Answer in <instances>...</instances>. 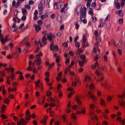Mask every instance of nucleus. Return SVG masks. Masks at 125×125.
Segmentation results:
<instances>
[{"instance_id":"nucleus-1","label":"nucleus","mask_w":125,"mask_h":125,"mask_svg":"<svg viewBox=\"0 0 125 125\" xmlns=\"http://www.w3.org/2000/svg\"><path fill=\"white\" fill-rule=\"evenodd\" d=\"M99 69H97L95 72V74L97 76H99V78L96 80L97 82H102L104 79V75L102 73H100L99 70Z\"/></svg>"},{"instance_id":"nucleus-2","label":"nucleus","mask_w":125,"mask_h":125,"mask_svg":"<svg viewBox=\"0 0 125 125\" xmlns=\"http://www.w3.org/2000/svg\"><path fill=\"white\" fill-rule=\"evenodd\" d=\"M86 8L85 7H83L82 9L81 10L80 16V21H81L82 20V18H86Z\"/></svg>"},{"instance_id":"nucleus-3","label":"nucleus","mask_w":125,"mask_h":125,"mask_svg":"<svg viewBox=\"0 0 125 125\" xmlns=\"http://www.w3.org/2000/svg\"><path fill=\"white\" fill-rule=\"evenodd\" d=\"M87 35L86 34H84L83 35L82 45L83 47H86L88 46V43L86 42Z\"/></svg>"},{"instance_id":"nucleus-4","label":"nucleus","mask_w":125,"mask_h":125,"mask_svg":"<svg viewBox=\"0 0 125 125\" xmlns=\"http://www.w3.org/2000/svg\"><path fill=\"white\" fill-rule=\"evenodd\" d=\"M62 5L63 2L61 1L57 3H54V8L55 10L59 9L61 7Z\"/></svg>"},{"instance_id":"nucleus-5","label":"nucleus","mask_w":125,"mask_h":125,"mask_svg":"<svg viewBox=\"0 0 125 125\" xmlns=\"http://www.w3.org/2000/svg\"><path fill=\"white\" fill-rule=\"evenodd\" d=\"M47 39L46 37L44 36H43L42 37V43H40L41 41H39L38 42V43H40V46L41 47H42L44 46L47 43L46 42Z\"/></svg>"},{"instance_id":"nucleus-6","label":"nucleus","mask_w":125,"mask_h":125,"mask_svg":"<svg viewBox=\"0 0 125 125\" xmlns=\"http://www.w3.org/2000/svg\"><path fill=\"white\" fill-rule=\"evenodd\" d=\"M47 39L50 42H52L53 39L55 38L54 34H52L51 32H50L47 36Z\"/></svg>"},{"instance_id":"nucleus-7","label":"nucleus","mask_w":125,"mask_h":125,"mask_svg":"<svg viewBox=\"0 0 125 125\" xmlns=\"http://www.w3.org/2000/svg\"><path fill=\"white\" fill-rule=\"evenodd\" d=\"M54 44L52 42L50 45V50L52 51H54L55 50L56 51H58V46L55 45L54 46Z\"/></svg>"},{"instance_id":"nucleus-8","label":"nucleus","mask_w":125,"mask_h":125,"mask_svg":"<svg viewBox=\"0 0 125 125\" xmlns=\"http://www.w3.org/2000/svg\"><path fill=\"white\" fill-rule=\"evenodd\" d=\"M94 114V111L89 110V114L91 118L93 120H97V118L95 115H94V117H93Z\"/></svg>"},{"instance_id":"nucleus-9","label":"nucleus","mask_w":125,"mask_h":125,"mask_svg":"<svg viewBox=\"0 0 125 125\" xmlns=\"http://www.w3.org/2000/svg\"><path fill=\"white\" fill-rule=\"evenodd\" d=\"M83 97L82 96H77L76 99V101L77 104L79 105H81L82 103L80 100V99H82Z\"/></svg>"},{"instance_id":"nucleus-10","label":"nucleus","mask_w":125,"mask_h":125,"mask_svg":"<svg viewBox=\"0 0 125 125\" xmlns=\"http://www.w3.org/2000/svg\"><path fill=\"white\" fill-rule=\"evenodd\" d=\"M38 9L39 11V14H41L42 13L43 10V7L42 3L41 2L39 4L38 6Z\"/></svg>"},{"instance_id":"nucleus-11","label":"nucleus","mask_w":125,"mask_h":125,"mask_svg":"<svg viewBox=\"0 0 125 125\" xmlns=\"http://www.w3.org/2000/svg\"><path fill=\"white\" fill-rule=\"evenodd\" d=\"M34 26L35 27V30L37 33L41 29V26H39L37 24H34Z\"/></svg>"},{"instance_id":"nucleus-12","label":"nucleus","mask_w":125,"mask_h":125,"mask_svg":"<svg viewBox=\"0 0 125 125\" xmlns=\"http://www.w3.org/2000/svg\"><path fill=\"white\" fill-rule=\"evenodd\" d=\"M54 56L56 58L55 60L56 62H58L60 60L61 58L56 53L54 54Z\"/></svg>"},{"instance_id":"nucleus-13","label":"nucleus","mask_w":125,"mask_h":125,"mask_svg":"<svg viewBox=\"0 0 125 125\" xmlns=\"http://www.w3.org/2000/svg\"><path fill=\"white\" fill-rule=\"evenodd\" d=\"M35 62H36V64L38 65H40L41 63V58H35Z\"/></svg>"},{"instance_id":"nucleus-14","label":"nucleus","mask_w":125,"mask_h":125,"mask_svg":"<svg viewBox=\"0 0 125 125\" xmlns=\"http://www.w3.org/2000/svg\"><path fill=\"white\" fill-rule=\"evenodd\" d=\"M96 107V106L94 104H91L89 105V110L94 111Z\"/></svg>"},{"instance_id":"nucleus-15","label":"nucleus","mask_w":125,"mask_h":125,"mask_svg":"<svg viewBox=\"0 0 125 125\" xmlns=\"http://www.w3.org/2000/svg\"><path fill=\"white\" fill-rule=\"evenodd\" d=\"M7 37H6L5 38H1L0 39V41L1 42L3 43V44L5 42H7L8 41V40L7 39Z\"/></svg>"},{"instance_id":"nucleus-16","label":"nucleus","mask_w":125,"mask_h":125,"mask_svg":"<svg viewBox=\"0 0 125 125\" xmlns=\"http://www.w3.org/2000/svg\"><path fill=\"white\" fill-rule=\"evenodd\" d=\"M115 13L116 14H118L120 16L122 17L123 16V14L121 10H119L115 12Z\"/></svg>"},{"instance_id":"nucleus-17","label":"nucleus","mask_w":125,"mask_h":125,"mask_svg":"<svg viewBox=\"0 0 125 125\" xmlns=\"http://www.w3.org/2000/svg\"><path fill=\"white\" fill-rule=\"evenodd\" d=\"M43 55V53L42 52H40L38 54L35 56V58H41L40 57H42Z\"/></svg>"},{"instance_id":"nucleus-18","label":"nucleus","mask_w":125,"mask_h":125,"mask_svg":"<svg viewBox=\"0 0 125 125\" xmlns=\"http://www.w3.org/2000/svg\"><path fill=\"white\" fill-rule=\"evenodd\" d=\"M100 102L102 106H105L106 104L104 99L102 98L101 99Z\"/></svg>"},{"instance_id":"nucleus-19","label":"nucleus","mask_w":125,"mask_h":125,"mask_svg":"<svg viewBox=\"0 0 125 125\" xmlns=\"http://www.w3.org/2000/svg\"><path fill=\"white\" fill-rule=\"evenodd\" d=\"M95 38L96 39V41L97 42L98 44V42H100L101 40V37L100 35V34H98V36H97L95 37Z\"/></svg>"},{"instance_id":"nucleus-20","label":"nucleus","mask_w":125,"mask_h":125,"mask_svg":"<svg viewBox=\"0 0 125 125\" xmlns=\"http://www.w3.org/2000/svg\"><path fill=\"white\" fill-rule=\"evenodd\" d=\"M89 10L88 12L89 14L91 16H93L94 14L93 10L91 8H89Z\"/></svg>"},{"instance_id":"nucleus-21","label":"nucleus","mask_w":125,"mask_h":125,"mask_svg":"<svg viewBox=\"0 0 125 125\" xmlns=\"http://www.w3.org/2000/svg\"><path fill=\"white\" fill-rule=\"evenodd\" d=\"M81 59L83 60V62H86V60L85 59V56L84 55H81L80 56Z\"/></svg>"},{"instance_id":"nucleus-22","label":"nucleus","mask_w":125,"mask_h":125,"mask_svg":"<svg viewBox=\"0 0 125 125\" xmlns=\"http://www.w3.org/2000/svg\"><path fill=\"white\" fill-rule=\"evenodd\" d=\"M91 78L90 77L88 76H86L85 77L84 81L86 82H89L90 81Z\"/></svg>"},{"instance_id":"nucleus-23","label":"nucleus","mask_w":125,"mask_h":125,"mask_svg":"<svg viewBox=\"0 0 125 125\" xmlns=\"http://www.w3.org/2000/svg\"><path fill=\"white\" fill-rule=\"evenodd\" d=\"M62 118L63 121V122L65 123L66 121H67V120L66 119V116L65 114L63 115L62 116Z\"/></svg>"},{"instance_id":"nucleus-24","label":"nucleus","mask_w":125,"mask_h":125,"mask_svg":"<svg viewBox=\"0 0 125 125\" xmlns=\"http://www.w3.org/2000/svg\"><path fill=\"white\" fill-rule=\"evenodd\" d=\"M118 102L121 106H124L125 108V101H122L121 102L119 101Z\"/></svg>"},{"instance_id":"nucleus-25","label":"nucleus","mask_w":125,"mask_h":125,"mask_svg":"<svg viewBox=\"0 0 125 125\" xmlns=\"http://www.w3.org/2000/svg\"><path fill=\"white\" fill-rule=\"evenodd\" d=\"M8 91L10 92L11 91H16V89L15 87H13L11 89L9 87L8 89Z\"/></svg>"},{"instance_id":"nucleus-26","label":"nucleus","mask_w":125,"mask_h":125,"mask_svg":"<svg viewBox=\"0 0 125 125\" xmlns=\"http://www.w3.org/2000/svg\"><path fill=\"white\" fill-rule=\"evenodd\" d=\"M90 97L94 101H96L97 99V97L93 95H90Z\"/></svg>"},{"instance_id":"nucleus-27","label":"nucleus","mask_w":125,"mask_h":125,"mask_svg":"<svg viewBox=\"0 0 125 125\" xmlns=\"http://www.w3.org/2000/svg\"><path fill=\"white\" fill-rule=\"evenodd\" d=\"M24 0H18V2L16 5V7H18L20 5V4L23 2Z\"/></svg>"},{"instance_id":"nucleus-28","label":"nucleus","mask_w":125,"mask_h":125,"mask_svg":"<svg viewBox=\"0 0 125 125\" xmlns=\"http://www.w3.org/2000/svg\"><path fill=\"white\" fill-rule=\"evenodd\" d=\"M20 122L21 124H23L24 125H25L27 123L26 121L23 118H21L20 119Z\"/></svg>"},{"instance_id":"nucleus-29","label":"nucleus","mask_w":125,"mask_h":125,"mask_svg":"<svg viewBox=\"0 0 125 125\" xmlns=\"http://www.w3.org/2000/svg\"><path fill=\"white\" fill-rule=\"evenodd\" d=\"M100 85L101 87L105 88L107 86V83L106 82H105V83H101Z\"/></svg>"},{"instance_id":"nucleus-30","label":"nucleus","mask_w":125,"mask_h":125,"mask_svg":"<svg viewBox=\"0 0 125 125\" xmlns=\"http://www.w3.org/2000/svg\"><path fill=\"white\" fill-rule=\"evenodd\" d=\"M98 43L97 42H96L95 45V46L94 47L93 49V52H94L96 53V48H98Z\"/></svg>"},{"instance_id":"nucleus-31","label":"nucleus","mask_w":125,"mask_h":125,"mask_svg":"<svg viewBox=\"0 0 125 125\" xmlns=\"http://www.w3.org/2000/svg\"><path fill=\"white\" fill-rule=\"evenodd\" d=\"M110 17V15H107V17L106 18L105 21H104V23L105 24L106 23L108 22H109L108 21V19H109Z\"/></svg>"},{"instance_id":"nucleus-32","label":"nucleus","mask_w":125,"mask_h":125,"mask_svg":"<svg viewBox=\"0 0 125 125\" xmlns=\"http://www.w3.org/2000/svg\"><path fill=\"white\" fill-rule=\"evenodd\" d=\"M52 94V93L51 92L49 91V90H48L47 91L46 93V95L47 96H51Z\"/></svg>"},{"instance_id":"nucleus-33","label":"nucleus","mask_w":125,"mask_h":125,"mask_svg":"<svg viewBox=\"0 0 125 125\" xmlns=\"http://www.w3.org/2000/svg\"><path fill=\"white\" fill-rule=\"evenodd\" d=\"M56 20L57 21L59 22L60 23L62 22V19L61 17L60 16H57L56 18Z\"/></svg>"},{"instance_id":"nucleus-34","label":"nucleus","mask_w":125,"mask_h":125,"mask_svg":"<svg viewBox=\"0 0 125 125\" xmlns=\"http://www.w3.org/2000/svg\"><path fill=\"white\" fill-rule=\"evenodd\" d=\"M106 23L107 28L108 29H109L111 27V25L109 22H108Z\"/></svg>"},{"instance_id":"nucleus-35","label":"nucleus","mask_w":125,"mask_h":125,"mask_svg":"<svg viewBox=\"0 0 125 125\" xmlns=\"http://www.w3.org/2000/svg\"><path fill=\"white\" fill-rule=\"evenodd\" d=\"M47 100L48 101H50V102H54L55 101V100L51 97H48L47 99Z\"/></svg>"},{"instance_id":"nucleus-36","label":"nucleus","mask_w":125,"mask_h":125,"mask_svg":"<svg viewBox=\"0 0 125 125\" xmlns=\"http://www.w3.org/2000/svg\"><path fill=\"white\" fill-rule=\"evenodd\" d=\"M1 73V75L3 77H5L6 75V72L3 70L2 71L0 72Z\"/></svg>"},{"instance_id":"nucleus-37","label":"nucleus","mask_w":125,"mask_h":125,"mask_svg":"<svg viewBox=\"0 0 125 125\" xmlns=\"http://www.w3.org/2000/svg\"><path fill=\"white\" fill-rule=\"evenodd\" d=\"M123 44V41L122 40H120L118 43L117 46L119 47L122 46Z\"/></svg>"},{"instance_id":"nucleus-38","label":"nucleus","mask_w":125,"mask_h":125,"mask_svg":"<svg viewBox=\"0 0 125 125\" xmlns=\"http://www.w3.org/2000/svg\"><path fill=\"white\" fill-rule=\"evenodd\" d=\"M75 29L76 30H78L80 26L79 24H78V22H75Z\"/></svg>"},{"instance_id":"nucleus-39","label":"nucleus","mask_w":125,"mask_h":125,"mask_svg":"<svg viewBox=\"0 0 125 125\" xmlns=\"http://www.w3.org/2000/svg\"><path fill=\"white\" fill-rule=\"evenodd\" d=\"M10 100L7 98L5 99L4 100V102L5 103L7 104H8L9 103Z\"/></svg>"},{"instance_id":"nucleus-40","label":"nucleus","mask_w":125,"mask_h":125,"mask_svg":"<svg viewBox=\"0 0 125 125\" xmlns=\"http://www.w3.org/2000/svg\"><path fill=\"white\" fill-rule=\"evenodd\" d=\"M10 77L11 80H14L15 77V74L12 73H11Z\"/></svg>"},{"instance_id":"nucleus-41","label":"nucleus","mask_w":125,"mask_h":125,"mask_svg":"<svg viewBox=\"0 0 125 125\" xmlns=\"http://www.w3.org/2000/svg\"><path fill=\"white\" fill-rule=\"evenodd\" d=\"M37 23L38 25L41 26L42 24L43 21H42L39 20L37 22Z\"/></svg>"},{"instance_id":"nucleus-42","label":"nucleus","mask_w":125,"mask_h":125,"mask_svg":"<svg viewBox=\"0 0 125 125\" xmlns=\"http://www.w3.org/2000/svg\"><path fill=\"white\" fill-rule=\"evenodd\" d=\"M1 116L2 117V120L5 119L7 118V117L4 114H1Z\"/></svg>"},{"instance_id":"nucleus-43","label":"nucleus","mask_w":125,"mask_h":125,"mask_svg":"<svg viewBox=\"0 0 125 125\" xmlns=\"http://www.w3.org/2000/svg\"><path fill=\"white\" fill-rule=\"evenodd\" d=\"M31 90V87L30 86H28L26 88L25 91L26 92H28Z\"/></svg>"},{"instance_id":"nucleus-44","label":"nucleus","mask_w":125,"mask_h":125,"mask_svg":"<svg viewBox=\"0 0 125 125\" xmlns=\"http://www.w3.org/2000/svg\"><path fill=\"white\" fill-rule=\"evenodd\" d=\"M89 88L91 90L94 89L95 88V87L94 84L92 83H91L89 86Z\"/></svg>"},{"instance_id":"nucleus-45","label":"nucleus","mask_w":125,"mask_h":125,"mask_svg":"<svg viewBox=\"0 0 125 125\" xmlns=\"http://www.w3.org/2000/svg\"><path fill=\"white\" fill-rule=\"evenodd\" d=\"M91 18L93 22L94 23L97 20V18L96 17L93 16Z\"/></svg>"},{"instance_id":"nucleus-46","label":"nucleus","mask_w":125,"mask_h":125,"mask_svg":"<svg viewBox=\"0 0 125 125\" xmlns=\"http://www.w3.org/2000/svg\"><path fill=\"white\" fill-rule=\"evenodd\" d=\"M48 17L47 15H42L41 17V19L42 20H43L44 19L47 18Z\"/></svg>"},{"instance_id":"nucleus-47","label":"nucleus","mask_w":125,"mask_h":125,"mask_svg":"<svg viewBox=\"0 0 125 125\" xmlns=\"http://www.w3.org/2000/svg\"><path fill=\"white\" fill-rule=\"evenodd\" d=\"M70 71V69L69 68H66L64 71V74L66 75V73Z\"/></svg>"},{"instance_id":"nucleus-48","label":"nucleus","mask_w":125,"mask_h":125,"mask_svg":"<svg viewBox=\"0 0 125 125\" xmlns=\"http://www.w3.org/2000/svg\"><path fill=\"white\" fill-rule=\"evenodd\" d=\"M102 115L106 119H107L108 118L107 116L106 115L105 113H104V112L102 113Z\"/></svg>"},{"instance_id":"nucleus-49","label":"nucleus","mask_w":125,"mask_h":125,"mask_svg":"<svg viewBox=\"0 0 125 125\" xmlns=\"http://www.w3.org/2000/svg\"><path fill=\"white\" fill-rule=\"evenodd\" d=\"M104 23L102 21H101L99 23V25H98L99 27H102L103 26Z\"/></svg>"},{"instance_id":"nucleus-50","label":"nucleus","mask_w":125,"mask_h":125,"mask_svg":"<svg viewBox=\"0 0 125 125\" xmlns=\"http://www.w3.org/2000/svg\"><path fill=\"white\" fill-rule=\"evenodd\" d=\"M84 62L83 61L82 62L80 61L78 62V63L81 66H83Z\"/></svg>"},{"instance_id":"nucleus-51","label":"nucleus","mask_w":125,"mask_h":125,"mask_svg":"<svg viewBox=\"0 0 125 125\" xmlns=\"http://www.w3.org/2000/svg\"><path fill=\"white\" fill-rule=\"evenodd\" d=\"M97 94L99 97H100L101 95V92L97 90Z\"/></svg>"},{"instance_id":"nucleus-52","label":"nucleus","mask_w":125,"mask_h":125,"mask_svg":"<svg viewBox=\"0 0 125 125\" xmlns=\"http://www.w3.org/2000/svg\"><path fill=\"white\" fill-rule=\"evenodd\" d=\"M22 12L23 14H25L27 12V11L25 9L23 8L22 10Z\"/></svg>"},{"instance_id":"nucleus-53","label":"nucleus","mask_w":125,"mask_h":125,"mask_svg":"<svg viewBox=\"0 0 125 125\" xmlns=\"http://www.w3.org/2000/svg\"><path fill=\"white\" fill-rule=\"evenodd\" d=\"M83 51V50L82 49H79L77 50V54H79L81 53Z\"/></svg>"},{"instance_id":"nucleus-54","label":"nucleus","mask_w":125,"mask_h":125,"mask_svg":"<svg viewBox=\"0 0 125 125\" xmlns=\"http://www.w3.org/2000/svg\"><path fill=\"white\" fill-rule=\"evenodd\" d=\"M75 42L76 47L78 48H79L80 45L79 43L78 42Z\"/></svg>"},{"instance_id":"nucleus-55","label":"nucleus","mask_w":125,"mask_h":125,"mask_svg":"<svg viewBox=\"0 0 125 125\" xmlns=\"http://www.w3.org/2000/svg\"><path fill=\"white\" fill-rule=\"evenodd\" d=\"M96 6V3L95 2H93L91 4V7L92 8H94Z\"/></svg>"},{"instance_id":"nucleus-56","label":"nucleus","mask_w":125,"mask_h":125,"mask_svg":"<svg viewBox=\"0 0 125 125\" xmlns=\"http://www.w3.org/2000/svg\"><path fill=\"white\" fill-rule=\"evenodd\" d=\"M71 117L73 119H75L76 118V116L75 115V114L73 113L72 114Z\"/></svg>"},{"instance_id":"nucleus-57","label":"nucleus","mask_w":125,"mask_h":125,"mask_svg":"<svg viewBox=\"0 0 125 125\" xmlns=\"http://www.w3.org/2000/svg\"><path fill=\"white\" fill-rule=\"evenodd\" d=\"M123 20L122 19H121L118 20V22L119 24H122L123 23Z\"/></svg>"},{"instance_id":"nucleus-58","label":"nucleus","mask_w":125,"mask_h":125,"mask_svg":"<svg viewBox=\"0 0 125 125\" xmlns=\"http://www.w3.org/2000/svg\"><path fill=\"white\" fill-rule=\"evenodd\" d=\"M70 75L72 77L73 76H75V74L74 72L72 71H70Z\"/></svg>"},{"instance_id":"nucleus-59","label":"nucleus","mask_w":125,"mask_h":125,"mask_svg":"<svg viewBox=\"0 0 125 125\" xmlns=\"http://www.w3.org/2000/svg\"><path fill=\"white\" fill-rule=\"evenodd\" d=\"M81 111L83 114H84L86 113L85 109L84 108L81 109Z\"/></svg>"},{"instance_id":"nucleus-60","label":"nucleus","mask_w":125,"mask_h":125,"mask_svg":"<svg viewBox=\"0 0 125 125\" xmlns=\"http://www.w3.org/2000/svg\"><path fill=\"white\" fill-rule=\"evenodd\" d=\"M74 93V92L72 91L71 92L69 93L68 97L69 98L71 97L72 96V94Z\"/></svg>"},{"instance_id":"nucleus-61","label":"nucleus","mask_w":125,"mask_h":125,"mask_svg":"<svg viewBox=\"0 0 125 125\" xmlns=\"http://www.w3.org/2000/svg\"><path fill=\"white\" fill-rule=\"evenodd\" d=\"M104 60L105 61H107L108 60V57L107 55H104L103 56Z\"/></svg>"},{"instance_id":"nucleus-62","label":"nucleus","mask_w":125,"mask_h":125,"mask_svg":"<svg viewBox=\"0 0 125 125\" xmlns=\"http://www.w3.org/2000/svg\"><path fill=\"white\" fill-rule=\"evenodd\" d=\"M30 113L29 112V110H27V111L26 112V116H28V115H30Z\"/></svg>"},{"instance_id":"nucleus-63","label":"nucleus","mask_w":125,"mask_h":125,"mask_svg":"<svg viewBox=\"0 0 125 125\" xmlns=\"http://www.w3.org/2000/svg\"><path fill=\"white\" fill-rule=\"evenodd\" d=\"M109 123L105 121H104L102 123V125H107Z\"/></svg>"},{"instance_id":"nucleus-64","label":"nucleus","mask_w":125,"mask_h":125,"mask_svg":"<svg viewBox=\"0 0 125 125\" xmlns=\"http://www.w3.org/2000/svg\"><path fill=\"white\" fill-rule=\"evenodd\" d=\"M45 75L47 77H49L50 76L49 73L48 72H45Z\"/></svg>"}]
</instances>
